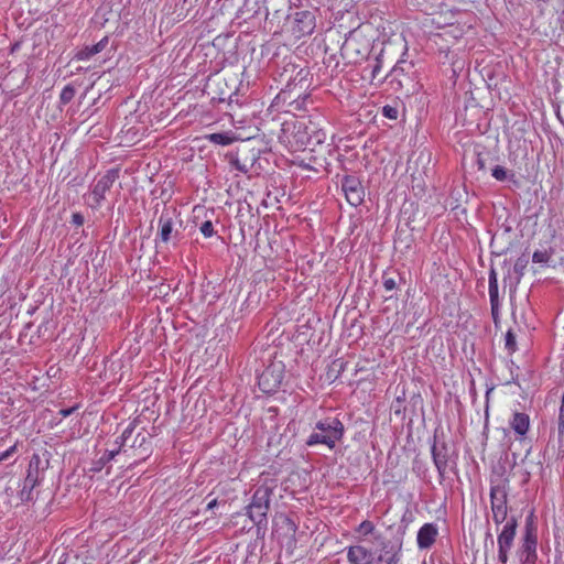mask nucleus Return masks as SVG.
<instances>
[{
	"mask_svg": "<svg viewBox=\"0 0 564 564\" xmlns=\"http://www.w3.org/2000/svg\"><path fill=\"white\" fill-rule=\"evenodd\" d=\"M284 366L282 362L269 365L258 377L260 390L267 394L278 391L283 380Z\"/></svg>",
	"mask_w": 564,
	"mask_h": 564,
	"instance_id": "nucleus-10",
	"label": "nucleus"
},
{
	"mask_svg": "<svg viewBox=\"0 0 564 564\" xmlns=\"http://www.w3.org/2000/svg\"><path fill=\"white\" fill-rule=\"evenodd\" d=\"M398 113L399 111L397 107L390 105H386L382 107V115L388 119L395 120L398 118Z\"/></svg>",
	"mask_w": 564,
	"mask_h": 564,
	"instance_id": "nucleus-31",
	"label": "nucleus"
},
{
	"mask_svg": "<svg viewBox=\"0 0 564 564\" xmlns=\"http://www.w3.org/2000/svg\"><path fill=\"white\" fill-rule=\"evenodd\" d=\"M47 466V459H42L39 454L32 455L26 476L19 492L20 499L22 501L28 502L34 499L33 489L42 481L44 471L46 470Z\"/></svg>",
	"mask_w": 564,
	"mask_h": 564,
	"instance_id": "nucleus-6",
	"label": "nucleus"
},
{
	"mask_svg": "<svg viewBox=\"0 0 564 564\" xmlns=\"http://www.w3.org/2000/svg\"><path fill=\"white\" fill-rule=\"evenodd\" d=\"M218 505H219V501H218L216 498H214V499H212V500L207 503L206 509H207V510H214Z\"/></svg>",
	"mask_w": 564,
	"mask_h": 564,
	"instance_id": "nucleus-42",
	"label": "nucleus"
},
{
	"mask_svg": "<svg viewBox=\"0 0 564 564\" xmlns=\"http://www.w3.org/2000/svg\"><path fill=\"white\" fill-rule=\"evenodd\" d=\"M272 494L273 488L265 485L260 486L254 490L250 505L270 509Z\"/></svg>",
	"mask_w": 564,
	"mask_h": 564,
	"instance_id": "nucleus-15",
	"label": "nucleus"
},
{
	"mask_svg": "<svg viewBox=\"0 0 564 564\" xmlns=\"http://www.w3.org/2000/svg\"><path fill=\"white\" fill-rule=\"evenodd\" d=\"M491 175L495 180H497L499 182L508 181V182L513 183L514 185L519 184L518 180L516 178L514 172L511 170H508L501 165L494 166L491 169Z\"/></svg>",
	"mask_w": 564,
	"mask_h": 564,
	"instance_id": "nucleus-19",
	"label": "nucleus"
},
{
	"mask_svg": "<svg viewBox=\"0 0 564 564\" xmlns=\"http://www.w3.org/2000/svg\"><path fill=\"white\" fill-rule=\"evenodd\" d=\"M78 406L75 405V406H72V408H67V409H62L59 410V414L63 416V417H67L69 416L70 414L74 413V411L77 409Z\"/></svg>",
	"mask_w": 564,
	"mask_h": 564,
	"instance_id": "nucleus-39",
	"label": "nucleus"
},
{
	"mask_svg": "<svg viewBox=\"0 0 564 564\" xmlns=\"http://www.w3.org/2000/svg\"><path fill=\"white\" fill-rule=\"evenodd\" d=\"M345 365L346 364L343 361V359L334 360L327 371V378L332 379V381H335L339 377V375L344 371Z\"/></svg>",
	"mask_w": 564,
	"mask_h": 564,
	"instance_id": "nucleus-24",
	"label": "nucleus"
},
{
	"mask_svg": "<svg viewBox=\"0 0 564 564\" xmlns=\"http://www.w3.org/2000/svg\"><path fill=\"white\" fill-rule=\"evenodd\" d=\"M517 528L518 521L516 517H510L497 536L498 561L501 564L508 563L510 551L513 547Z\"/></svg>",
	"mask_w": 564,
	"mask_h": 564,
	"instance_id": "nucleus-8",
	"label": "nucleus"
},
{
	"mask_svg": "<svg viewBox=\"0 0 564 564\" xmlns=\"http://www.w3.org/2000/svg\"><path fill=\"white\" fill-rule=\"evenodd\" d=\"M505 347L510 352L513 354L517 350V341L516 335L512 329H509L505 336Z\"/></svg>",
	"mask_w": 564,
	"mask_h": 564,
	"instance_id": "nucleus-28",
	"label": "nucleus"
},
{
	"mask_svg": "<svg viewBox=\"0 0 564 564\" xmlns=\"http://www.w3.org/2000/svg\"><path fill=\"white\" fill-rule=\"evenodd\" d=\"M372 552L364 545L347 547V560L350 564H369L372 561Z\"/></svg>",
	"mask_w": 564,
	"mask_h": 564,
	"instance_id": "nucleus-14",
	"label": "nucleus"
},
{
	"mask_svg": "<svg viewBox=\"0 0 564 564\" xmlns=\"http://www.w3.org/2000/svg\"><path fill=\"white\" fill-rule=\"evenodd\" d=\"M316 26L315 11L303 10L295 12L292 32L296 39L311 35Z\"/></svg>",
	"mask_w": 564,
	"mask_h": 564,
	"instance_id": "nucleus-12",
	"label": "nucleus"
},
{
	"mask_svg": "<svg viewBox=\"0 0 564 564\" xmlns=\"http://www.w3.org/2000/svg\"><path fill=\"white\" fill-rule=\"evenodd\" d=\"M551 258V253L546 250H536L533 252L532 261L534 263H547Z\"/></svg>",
	"mask_w": 564,
	"mask_h": 564,
	"instance_id": "nucleus-29",
	"label": "nucleus"
},
{
	"mask_svg": "<svg viewBox=\"0 0 564 564\" xmlns=\"http://www.w3.org/2000/svg\"><path fill=\"white\" fill-rule=\"evenodd\" d=\"M344 433L345 427L343 422L337 417L328 416L319 420L315 424V427L305 441V444L308 447L321 444L326 445L329 449H334L337 442L343 438Z\"/></svg>",
	"mask_w": 564,
	"mask_h": 564,
	"instance_id": "nucleus-2",
	"label": "nucleus"
},
{
	"mask_svg": "<svg viewBox=\"0 0 564 564\" xmlns=\"http://www.w3.org/2000/svg\"><path fill=\"white\" fill-rule=\"evenodd\" d=\"M120 176V170L118 167H113L108 170L104 175L99 178H96L91 184V193L90 196L93 198V207L98 208L101 206V203L106 198V193L110 191L116 181Z\"/></svg>",
	"mask_w": 564,
	"mask_h": 564,
	"instance_id": "nucleus-9",
	"label": "nucleus"
},
{
	"mask_svg": "<svg viewBox=\"0 0 564 564\" xmlns=\"http://www.w3.org/2000/svg\"><path fill=\"white\" fill-rule=\"evenodd\" d=\"M182 224L176 208L165 207L159 217L156 242L169 243L172 241L175 245L181 236Z\"/></svg>",
	"mask_w": 564,
	"mask_h": 564,
	"instance_id": "nucleus-7",
	"label": "nucleus"
},
{
	"mask_svg": "<svg viewBox=\"0 0 564 564\" xmlns=\"http://www.w3.org/2000/svg\"><path fill=\"white\" fill-rule=\"evenodd\" d=\"M398 528L399 536L394 540L382 539L380 535H376L375 539L380 541V549L372 552V561L369 564H399L402 555L403 535L405 533L408 524L404 523V517Z\"/></svg>",
	"mask_w": 564,
	"mask_h": 564,
	"instance_id": "nucleus-3",
	"label": "nucleus"
},
{
	"mask_svg": "<svg viewBox=\"0 0 564 564\" xmlns=\"http://www.w3.org/2000/svg\"><path fill=\"white\" fill-rule=\"evenodd\" d=\"M488 540H490L491 545H494L495 542H494L492 535H491V533L489 531L486 533V542Z\"/></svg>",
	"mask_w": 564,
	"mask_h": 564,
	"instance_id": "nucleus-44",
	"label": "nucleus"
},
{
	"mask_svg": "<svg viewBox=\"0 0 564 564\" xmlns=\"http://www.w3.org/2000/svg\"><path fill=\"white\" fill-rule=\"evenodd\" d=\"M75 95H76L75 86L72 84H68L61 91L59 102L62 105H67L74 99Z\"/></svg>",
	"mask_w": 564,
	"mask_h": 564,
	"instance_id": "nucleus-25",
	"label": "nucleus"
},
{
	"mask_svg": "<svg viewBox=\"0 0 564 564\" xmlns=\"http://www.w3.org/2000/svg\"><path fill=\"white\" fill-rule=\"evenodd\" d=\"M375 531V525L371 521L365 520L362 521L359 527L357 528V532L362 535L372 534Z\"/></svg>",
	"mask_w": 564,
	"mask_h": 564,
	"instance_id": "nucleus-30",
	"label": "nucleus"
},
{
	"mask_svg": "<svg viewBox=\"0 0 564 564\" xmlns=\"http://www.w3.org/2000/svg\"><path fill=\"white\" fill-rule=\"evenodd\" d=\"M399 281H402V278L399 273H388L383 272L382 274V285L387 292H392L398 289Z\"/></svg>",
	"mask_w": 564,
	"mask_h": 564,
	"instance_id": "nucleus-22",
	"label": "nucleus"
},
{
	"mask_svg": "<svg viewBox=\"0 0 564 564\" xmlns=\"http://www.w3.org/2000/svg\"><path fill=\"white\" fill-rule=\"evenodd\" d=\"M270 509L249 505L247 507V514L250 520L260 529L261 527L267 528L268 525V512Z\"/></svg>",
	"mask_w": 564,
	"mask_h": 564,
	"instance_id": "nucleus-16",
	"label": "nucleus"
},
{
	"mask_svg": "<svg viewBox=\"0 0 564 564\" xmlns=\"http://www.w3.org/2000/svg\"><path fill=\"white\" fill-rule=\"evenodd\" d=\"M476 165L478 167L479 171H486L487 170V166H486V161L485 159L481 156L480 153L477 154V159H476Z\"/></svg>",
	"mask_w": 564,
	"mask_h": 564,
	"instance_id": "nucleus-36",
	"label": "nucleus"
},
{
	"mask_svg": "<svg viewBox=\"0 0 564 564\" xmlns=\"http://www.w3.org/2000/svg\"><path fill=\"white\" fill-rule=\"evenodd\" d=\"M139 438H140V443H139V445L141 446V445L143 444V442L145 441V437H144V436H142L141 434H138V435H137V437H135V441H134V442H137ZM134 446H135V443H133V444L131 445V447H134Z\"/></svg>",
	"mask_w": 564,
	"mask_h": 564,
	"instance_id": "nucleus-43",
	"label": "nucleus"
},
{
	"mask_svg": "<svg viewBox=\"0 0 564 564\" xmlns=\"http://www.w3.org/2000/svg\"><path fill=\"white\" fill-rule=\"evenodd\" d=\"M490 306H491V316H492V321H494V323L497 325V324H498V321H499V307H500V303H490Z\"/></svg>",
	"mask_w": 564,
	"mask_h": 564,
	"instance_id": "nucleus-35",
	"label": "nucleus"
},
{
	"mask_svg": "<svg viewBox=\"0 0 564 564\" xmlns=\"http://www.w3.org/2000/svg\"><path fill=\"white\" fill-rule=\"evenodd\" d=\"M206 139L209 140L212 143L218 145H229L234 141V138L230 135L229 132L210 133L206 135Z\"/></svg>",
	"mask_w": 564,
	"mask_h": 564,
	"instance_id": "nucleus-23",
	"label": "nucleus"
},
{
	"mask_svg": "<svg viewBox=\"0 0 564 564\" xmlns=\"http://www.w3.org/2000/svg\"><path fill=\"white\" fill-rule=\"evenodd\" d=\"M200 232L205 236V237H212L214 235V226H213V223L210 220H206L204 221L202 225H200Z\"/></svg>",
	"mask_w": 564,
	"mask_h": 564,
	"instance_id": "nucleus-33",
	"label": "nucleus"
},
{
	"mask_svg": "<svg viewBox=\"0 0 564 564\" xmlns=\"http://www.w3.org/2000/svg\"><path fill=\"white\" fill-rule=\"evenodd\" d=\"M489 299L490 303H500L497 272L494 268L489 271Z\"/></svg>",
	"mask_w": 564,
	"mask_h": 564,
	"instance_id": "nucleus-21",
	"label": "nucleus"
},
{
	"mask_svg": "<svg viewBox=\"0 0 564 564\" xmlns=\"http://www.w3.org/2000/svg\"><path fill=\"white\" fill-rule=\"evenodd\" d=\"M413 470L417 474V475H421V473L424 471V468H423V464L419 460H414L413 463Z\"/></svg>",
	"mask_w": 564,
	"mask_h": 564,
	"instance_id": "nucleus-41",
	"label": "nucleus"
},
{
	"mask_svg": "<svg viewBox=\"0 0 564 564\" xmlns=\"http://www.w3.org/2000/svg\"><path fill=\"white\" fill-rule=\"evenodd\" d=\"M109 43V37L108 36H104L98 43H96V47H98V52L100 53L101 51H104L106 48V46L108 45Z\"/></svg>",
	"mask_w": 564,
	"mask_h": 564,
	"instance_id": "nucleus-38",
	"label": "nucleus"
},
{
	"mask_svg": "<svg viewBox=\"0 0 564 564\" xmlns=\"http://www.w3.org/2000/svg\"><path fill=\"white\" fill-rule=\"evenodd\" d=\"M118 453L119 449L106 451L99 459L93 462L89 473H99Z\"/></svg>",
	"mask_w": 564,
	"mask_h": 564,
	"instance_id": "nucleus-20",
	"label": "nucleus"
},
{
	"mask_svg": "<svg viewBox=\"0 0 564 564\" xmlns=\"http://www.w3.org/2000/svg\"><path fill=\"white\" fill-rule=\"evenodd\" d=\"M529 263V256L522 254L519 257L514 263V265L511 268L514 273H517L520 278L523 276L524 270L528 267Z\"/></svg>",
	"mask_w": 564,
	"mask_h": 564,
	"instance_id": "nucleus-27",
	"label": "nucleus"
},
{
	"mask_svg": "<svg viewBox=\"0 0 564 564\" xmlns=\"http://www.w3.org/2000/svg\"><path fill=\"white\" fill-rule=\"evenodd\" d=\"M510 426L519 436H524L530 427V417L527 413L516 412L510 421Z\"/></svg>",
	"mask_w": 564,
	"mask_h": 564,
	"instance_id": "nucleus-17",
	"label": "nucleus"
},
{
	"mask_svg": "<svg viewBox=\"0 0 564 564\" xmlns=\"http://www.w3.org/2000/svg\"><path fill=\"white\" fill-rule=\"evenodd\" d=\"M508 479L498 478L490 480V507L492 520L497 525L506 523L508 517Z\"/></svg>",
	"mask_w": 564,
	"mask_h": 564,
	"instance_id": "nucleus-4",
	"label": "nucleus"
},
{
	"mask_svg": "<svg viewBox=\"0 0 564 564\" xmlns=\"http://www.w3.org/2000/svg\"><path fill=\"white\" fill-rule=\"evenodd\" d=\"M431 455L433 464L437 470L440 482L445 480L448 473L458 474L457 459L458 453L451 448L444 437V433L438 434L436 430L431 445Z\"/></svg>",
	"mask_w": 564,
	"mask_h": 564,
	"instance_id": "nucleus-1",
	"label": "nucleus"
},
{
	"mask_svg": "<svg viewBox=\"0 0 564 564\" xmlns=\"http://www.w3.org/2000/svg\"><path fill=\"white\" fill-rule=\"evenodd\" d=\"M341 189L351 206L357 207L364 203L365 188L358 176L345 175L341 178Z\"/></svg>",
	"mask_w": 564,
	"mask_h": 564,
	"instance_id": "nucleus-11",
	"label": "nucleus"
},
{
	"mask_svg": "<svg viewBox=\"0 0 564 564\" xmlns=\"http://www.w3.org/2000/svg\"><path fill=\"white\" fill-rule=\"evenodd\" d=\"M503 268H506V272L503 275V284L505 288L509 289L510 294L512 295L516 293L518 284L520 283L521 279L517 273H514L511 269V267L507 263V261L503 262Z\"/></svg>",
	"mask_w": 564,
	"mask_h": 564,
	"instance_id": "nucleus-18",
	"label": "nucleus"
},
{
	"mask_svg": "<svg viewBox=\"0 0 564 564\" xmlns=\"http://www.w3.org/2000/svg\"><path fill=\"white\" fill-rule=\"evenodd\" d=\"M438 534V529L435 523L423 524L417 532V546L421 550L430 549Z\"/></svg>",
	"mask_w": 564,
	"mask_h": 564,
	"instance_id": "nucleus-13",
	"label": "nucleus"
},
{
	"mask_svg": "<svg viewBox=\"0 0 564 564\" xmlns=\"http://www.w3.org/2000/svg\"><path fill=\"white\" fill-rule=\"evenodd\" d=\"M380 69H381V65H380L379 61L377 59L371 68V78H376V76L380 72Z\"/></svg>",
	"mask_w": 564,
	"mask_h": 564,
	"instance_id": "nucleus-40",
	"label": "nucleus"
},
{
	"mask_svg": "<svg viewBox=\"0 0 564 564\" xmlns=\"http://www.w3.org/2000/svg\"><path fill=\"white\" fill-rule=\"evenodd\" d=\"M116 443L119 445V448L126 445V443H122V440H119V437L116 440Z\"/></svg>",
	"mask_w": 564,
	"mask_h": 564,
	"instance_id": "nucleus-45",
	"label": "nucleus"
},
{
	"mask_svg": "<svg viewBox=\"0 0 564 564\" xmlns=\"http://www.w3.org/2000/svg\"><path fill=\"white\" fill-rule=\"evenodd\" d=\"M72 223L76 226H82L84 224V216L79 213H74L72 216Z\"/></svg>",
	"mask_w": 564,
	"mask_h": 564,
	"instance_id": "nucleus-37",
	"label": "nucleus"
},
{
	"mask_svg": "<svg viewBox=\"0 0 564 564\" xmlns=\"http://www.w3.org/2000/svg\"><path fill=\"white\" fill-rule=\"evenodd\" d=\"M98 47H96V45H91V46H85L83 48H80L76 54H75V58L77 61H87L89 59L90 57H93L94 55L98 54Z\"/></svg>",
	"mask_w": 564,
	"mask_h": 564,
	"instance_id": "nucleus-26",
	"label": "nucleus"
},
{
	"mask_svg": "<svg viewBox=\"0 0 564 564\" xmlns=\"http://www.w3.org/2000/svg\"><path fill=\"white\" fill-rule=\"evenodd\" d=\"M538 528L533 522L532 514L527 518L524 531L520 545L516 552L518 564H535L538 560Z\"/></svg>",
	"mask_w": 564,
	"mask_h": 564,
	"instance_id": "nucleus-5",
	"label": "nucleus"
},
{
	"mask_svg": "<svg viewBox=\"0 0 564 564\" xmlns=\"http://www.w3.org/2000/svg\"><path fill=\"white\" fill-rule=\"evenodd\" d=\"M135 429L134 422H131L122 432L121 436H119V440H122V443H127L128 438L132 435L133 431Z\"/></svg>",
	"mask_w": 564,
	"mask_h": 564,
	"instance_id": "nucleus-34",
	"label": "nucleus"
},
{
	"mask_svg": "<svg viewBox=\"0 0 564 564\" xmlns=\"http://www.w3.org/2000/svg\"><path fill=\"white\" fill-rule=\"evenodd\" d=\"M242 154H243L242 152H241V154H240V153H238V154H237V156H236V159H234V160L231 161V163L235 165V167H236L238 171H240V172H242V173H247V172L249 171V166L246 164V162H241V159H242L241 156H242Z\"/></svg>",
	"mask_w": 564,
	"mask_h": 564,
	"instance_id": "nucleus-32",
	"label": "nucleus"
}]
</instances>
